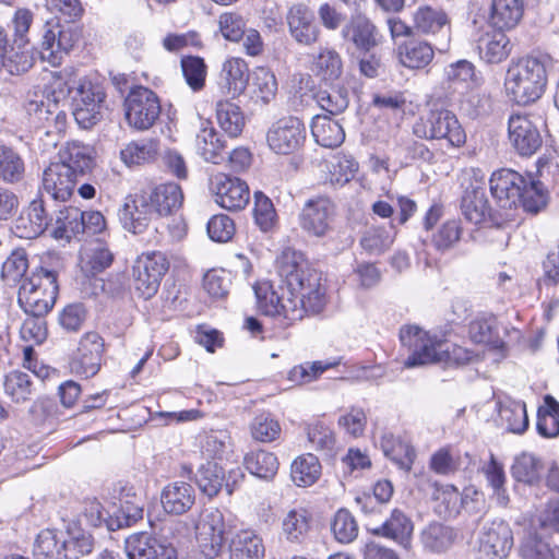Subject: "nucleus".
Masks as SVG:
<instances>
[{"label":"nucleus","instance_id":"nucleus-33","mask_svg":"<svg viewBox=\"0 0 559 559\" xmlns=\"http://www.w3.org/2000/svg\"><path fill=\"white\" fill-rule=\"evenodd\" d=\"M83 212L73 206L59 210L51 226V236L55 239L70 240L72 237L84 234Z\"/></svg>","mask_w":559,"mask_h":559},{"label":"nucleus","instance_id":"nucleus-16","mask_svg":"<svg viewBox=\"0 0 559 559\" xmlns=\"http://www.w3.org/2000/svg\"><path fill=\"white\" fill-rule=\"evenodd\" d=\"M154 215L153 205L147 193H134L126 197L118 211V217L122 227L132 233H143Z\"/></svg>","mask_w":559,"mask_h":559},{"label":"nucleus","instance_id":"nucleus-17","mask_svg":"<svg viewBox=\"0 0 559 559\" xmlns=\"http://www.w3.org/2000/svg\"><path fill=\"white\" fill-rule=\"evenodd\" d=\"M103 350L104 341L100 335L96 332L85 333L72 360V370L85 378L95 376L100 368Z\"/></svg>","mask_w":559,"mask_h":559},{"label":"nucleus","instance_id":"nucleus-18","mask_svg":"<svg viewBox=\"0 0 559 559\" xmlns=\"http://www.w3.org/2000/svg\"><path fill=\"white\" fill-rule=\"evenodd\" d=\"M128 559H176V549L147 533L132 534L126 539Z\"/></svg>","mask_w":559,"mask_h":559},{"label":"nucleus","instance_id":"nucleus-50","mask_svg":"<svg viewBox=\"0 0 559 559\" xmlns=\"http://www.w3.org/2000/svg\"><path fill=\"white\" fill-rule=\"evenodd\" d=\"M17 43V47L11 46L0 58V73L5 71L9 74H22L33 67V57Z\"/></svg>","mask_w":559,"mask_h":559},{"label":"nucleus","instance_id":"nucleus-27","mask_svg":"<svg viewBox=\"0 0 559 559\" xmlns=\"http://www.w3.org/2000/svg\"><path fill=\"white\" fill-rule=\"evenodd\" d=\"M147 197L150 198V203L153 205L154 213L159 216L175 214L183 202L181 187L175 182H166L156 186Z\"/></svg>","mask_w":559,"mask_h":559},{"label":"nucleus","instance_id":"nucleus-54","mask_svg":"<svg viewBox=\"0 0 559 559\" xmlns=\"http://www.w3.org/2000/svg\"><path fill=\"white\" fill-rule=\"evenodd\" d=\"M195 480L200 490L212 498L223 486L224 469L215 462H207L198 471Z\"/></svg>","mask_w":559,"mask_h":559},{"label":"nucleus","instance_id":"nucleus-64","mask_svg":"<svg viewBox=\"0 0 559 559\" xmlns=\"http://www.w3.org/2000/svg\"><path fill=\"white\" fill-rule=\"evenodd\" d=\"M253 439L261 442H271L281 433V426L270 414L255 416L250 426Z\"/></svg>","mask_w":559,"mask_h":559},{"label":"nucleus","instance_id":"nucleus-30","mask_svg":"<svg viewBox=\"0 0 559 559\" xmlns=\"http://www.w3.org/2000/svg\"><path fill=\"white\" fill-rule=\"evenodd\" d=\"M311 133L314 141L328 148L340 146L345 140L342 124L326 115H317L312 119Z\"/></svg>","mask_w":559,"mask_h":559},{"label":"nucleus","instance_id":"nucleus-7","mask_svg":"<svg viewBox=\"0 0 559 559\" xmlns=\"http://www.w3.org/2000/svg\"><path fill=\"white\" fill-rule=\"evenodd\" d=\"M195 539L205 559L216 558L224 546L225 521L221 510L205 508L194 521Z\"/></svg>","mask_w":559,"mask_h":559},{"label":"nucleus","instance_id":"nucleus-3","mask_svg":"<svg viewBox=\"0 0 559 559\" xmlns=\"http://www.w3.org/2000/svg\"><path fill=\"white\" fill-rule=\"evenodd\" d=\"M58 292L57 273L38 267L20 286L17 301L26 313L39 318L52 309Z\"/></svg>","mask_w":559,"mask_h":559},{"label":"nucleus","instance_id":"nucleus-2","mask_svg":"<svg viewBox=\"0 0 559 559\" xmlns=\"http://www.w3.org/2000/svg\"><path fill=\"white\" fill-rule=\"evenodd\" d=\"M53 94L66 97L72 94V115L82 129H91L97 124L106 109V92L104 86L87 78L76 80L74 70L66 68L51 74Z\"/></svg>","mask_w":559,"mask_h":559},{"label":"nucleus","instance_id":"nucleus-14","mask_svg":"<svg viewBox=\"0 0 559 559\" xmlns=\"http://www.w3.org/2000/svg\"><path fill=\"white\" fill-rule=\"evenodd\" d=\"M306 139V127L296 117H284L272 124L266 141L277 154H290L297 151Z\"/></svg>","mask_w":559,"mask_h":559},{"label":"nucleus","instance_id":"nucleus-12","mask_svg":"<svg viewBox=\"0 0 559 559\" xmlns=\"http://www.w3.org/2000/svg\"><path fill=\"white\" fill-rule=\"evenodd\" d=\"M512 544V532L503 521L483 520L478 533L479 559H504Z\"/></svg>","mask_w":559,"mask_h":559},{"label":"nucleus","instance_id":"nucleus-36","mask_svg":"<svg viewBox=\"0 0 559 559\" xmlns=\"http://www.w3.org/2000/svg\"><path fill=\"white\" fill-rule=\"evenodd\" d=\"M282 535L289 543H300L310 530V514L305 508H293L281 521Z\"/></svg>","mask_w":559,"mask_h":559},{"label":"nucleus","instance_id":"nucleus-63","mask_svg":"<svg viewBox=\"0 0 559 559\" xmlns=\"http://www.w3.org/2000/svg\"><path fill=\"white\" fill-rule=\"evenodd\" d=\"M28 269L27 253L24 249H16L2 264V278L9 284L19 283Z\"/></svg>","mask_w":559,"mask_h":559},{"label":"nucleus","instance_id":"nucleus-55","mask_svg":"<svg viewBox=\"0 0 559 559\" xmlns=\"http://www.w3.org/2000/svg\"><path fill=\"white\" fill-rule=\"evenodd\" d=\"M414 23L418 31L435 34L449 24V19L442 10L421 7L414 14Z\"/></svg>","mask_w":559,"mask_h":559},{"label":"nucleus","instance_id":"nucleus-44","mask_svg":"<svg viewBox=\"0 0 559 559\" xmlns=\"http://www.w3.org/2000/svg\"><path fill=\"white\" fill-rule=\"evenodd\" d=\"M5 394L15 403H24L31 399L34 385L31 376L21 370H12L4 376Z\"/></svg>","mask_w":559,"mask_h":559},{"label":"nucleus","instance_id":"nucleus-49","mask_svg":"<svg viewBox=\"0 0 559 559\" xmlns=\"http://www.w3.org/2000/svg\"><path fill=\"white\" fill-rule=\"evenodd\" d=\"M395 231L391 225L385 227H369L360 239L361 247L370 254H381L393 243Z\"/></svg>","mask_w":559,"mask_h":559},{"label":"nucleus","instance_id":"nucleus-22","mask_svg":"<svg viewBox=\"0 0 559 559\" xmlns=\"http://www.w3.org/2000/svg\"><path fill=\"white\" fill-rule=\"evenodd\" d=\"M548 164L547 157H539L535 164L536 170L526 173V213L536 215L544 211L549 203V190L543 180Z\"/></svg>","mask_w":559,"mask_h":559},{"label":"nucleus","instance_id":"nucleus-37","mask_svg":"<svg viewBox=\"0 0 559 559\" xmlns=\"http://www.w3.org/2000/svg\"><path fill=\"white\" fill-rule=\"evenodd\" d=\"M523 15L522 0H492L490 24L498 29L514 27Z\"/></svg>","mask_w":559,"mask_h":559},{"label":"nucleus","instance_id":"nucleus-56","mask_svg":"<svg viewBox=\"0 0 559 559\" xmlns=\"http://www.w3.org/2000/svg\"><path fill=\"white\" fill-rule=\"evenodd\" d=\"M468 334L476 344H493L499 342L497 320L495 317H481L469 323Z\"/></svg>","mask_w":559,"mask_h":559},{"label":"nucleus","instance_id":"nucleus-24","mask_svg":"<svg viewBox=\"0 0 559 559\" xmlns=\"http://www.w3.org/2000/svg\"><path fill=\"white\" fill-rule=\"evenodd\" d=\"M49 225H52V218L46 213L44 201L35 199L16 219L15 233L20 238L33 239L47 230Z\"/></svg>","mask_w":559,"mask_h":559},{"label":"nucleus","instance_id":"nucleus-41","mask_svg":"<svg viewBox=\"0 0 559 559\" xmlns=\"http://www.w3.org/2000/svg\"><path fill=\"white\" fill-rule=\"evenodd\" d=\"M195 145L198 153L205 162L221 164L225 159L224 141L214 128H203L197 135Z\"/></svg>","mask_w":559,"mask_h":559},{"label":"nucleus","instance_id":"nucleus-25","mask_svg":"<svg viewBox=\"0 0 559 559\" xmlns=\"http://www.w3.org/2000/svg\"><path fill=\"white\" fill-rule=\"evenodd\" d=\"M219 85L223 93L230 97L242 94L249 80L247 62L238 57L227 59L222 67Z\"/></svg>","mask_w":559,"mask_h":559},{"label":"nucleus","instance_id":"nucleus-62","mask_svg":"<svg viewBox=\"0 0 559 559\" xmlns=\"http://www.w3.org/2000/svg\"><path fill=\"white\" fill-rule=\"evenodd\" d=\"M218 29L226 40L238 43L247 29V21L238 12H224L218 16Z\"/></svg>","mask_w":559,"mask_h":559},{"label":"nucleus","instance_id":"nucleus-42","mask_svg":"<svg viewBox=\"0 0 559 559\" xmlns=\"http://www.w3.org/2000/svg\"><path fill=\"white\" fill-rule=\"evenodd\" d=\"M216 119L222 130L230 138H237L245 127V117L236 104L219 100L216 104Z\"/></svg>","mask_w":559,"mask_h":559},{"label":"nucleus","instance_id":"nucleus-57","mask_svg":"<svg viewBox=\"0 0 559 559\" xmlns=\"http://www.w3.org/2000/svg\"><path fill=\"white\" fill-rule=\"evenodd\" d=\"M253 216L258 227L264 231H272L277 223V215L270 198L264 193L254 192Z\"/></svg>","mask_w":559,"mask_h":559},{"label":"nucleus","instance_id":"nucleus-1","mask_svg":"<svg viewBox=\"0 0 559 559\" xmlns=\"http://www.w3.org/2000/svg\"><path fill=\"white\" fill-rule=\"evenodd\" d=\"M301 254L285 250L277 260L281 283L269 282L254 286L257 305L265 316L281 317L289 322L301 320L306 313H319L325 306V289L320 275L305 271Z\"/></svg>","mask_w":559,"mask_h":559},{"label":"nucleus","instance_id":"nucleus-23","mask_svg":"<svg viewBox=\"0 0 559 559\" xmlns=\"http://www.w3.org/2000/svg\"><path fill=\"white\" fill-rule=\"evenodd\" d=\"M290 35L302 45H311L318 38V27L314 15L305 3H295L289 7L286 15Z\"/></svg>","mask_w":559,"mask_h":559},{"label":"nucleus","instance_id":"nucleus-47","mask_svg":"<svg viewBox=\"0 0 559 559\" xmlns=\"http://www.w3.org/2000/svg\"><path fill=\"white\" fill-rule=\"evenodd\" d=\"M455 536L453 528L440 523H431L423 531L421 542L425 548L442 552L452 546Z\"/></svg>","mask_w":559,"mask_h":559},{"label":"nucleus","instance_id":"nucleus-32","mask_svg":"<svg viewBox=\"0 0 559 559\" xmlns=\"http://www.w3.org/2000/svg\"><path fill=\"white\" fill-rule=\"evenodd\" d=\"M381 448L386 457L395 463L400 469L409 472L416 457L415 449L400 437L384 433L381 438Z\"/></svg>","mask_w":559,"mask_h":559},{"label":"nucleus","instance_id":"nucleus-48","mask_svg":"<svg viewBox=\"0 0 559 559\" xmlns=\"http://www.w3.org/2000/svg\"><path fill=\"white\" fill-rule=\"evenodd\" d=\"M313 71L326 82L336 81L343 73V62L333 49H321L313 61Z\"/></svg>","mask_w":559,"mask_h":559},{"label":"nucleus","instance_id":"nucleus-46","mask_svg":"<svg viewBox=\"0 0 559 559\" xmlns=\"http://www.w3.org/2000/svg\"><path fill=\"white\" fill-rule=\"evenodd\" d=\"M34 555L38 559H64L63 535L52 530L41 531L34 544Z\"/></svg>","mask_w":559,"mask_h":559},{"label":"nucleus","instance_id":"nucleus-58","mask_svg":"<svg viewBox=\"0 0 559 559\" xmlns=\"http://www.w3.org/2000/svg\"><path fill=\"white\" fill-rule=\"evenodd\" d=\"M332 183L345 185L349 182L358 170V163L348 155H336L326 163Z\"/></svg>","mask_w":559,"mask_h":559},{"label":"nucleus","instance_id":"nucleus-6","mask_svg":"<svg viewBox=\"0 0 559 559\" xmlns=\"http://www.w3.org/2000/svg\"><path fill=\"white\" fill-rule=\"evenodd\" d=\"M435 511L445 520L456 518L462 509L468 513H479L485 508L484 495L473 488L461 493L453 485L437 487L433 492Z\"/></svg>","mask_w":559,"mask_h":559},{"label":"nucleus","instance_id":"nucleus-53","mask_svg":"<svg viewBox=\"0 0 559 559\" xmlns=\"http://www.w3.org/2000/svg\"><path fill=\"white\" fill-rule=\"evenodd\" d=\"M253 95L263 104L273 100L277 93V81L274 73L264 67H258L252 73Z\"/></svg>","mask_w":559,"mask_h":559},{"label":"nucleus","instance_id":"nucleus-9","mask_svg":"<svg viewBox=\"0 0 559 559\" xmlns=\"http://www.w3.org/2000/svg\"><path fill=\"white\" fill-rule=\"evenodd\" d=\"M168 269L169 262L162 251H147L139 255L133 264L134 288L139 295L144 299L153 297Z\"/></svg>","mask_w":559,"mask_h":559},{"label":"nucleus","instance_id":"nucleus-38","mask_svg":"<svg viewBox=\"0 0 559 559\" xmlns=\"http://www.w3.org/2000/svg\"><path fill=\"white\" fill-rule=\"evenodd\" d=\"M536 429L540 437H559V402L552 395H545L544 403L537 409Z\"/></svg>","mask_w":559,"mask_h":559},{"label":"nucleus","instance_id":"nucleus-29","mask_svg":"<svg viewBox=\"0 0 559 559\" xmlns=\"http://www.w3.org/2000/svg\"><path fill=\"white\" fill-rule=\"evenodd\" d=\"M401 63L409 69H423L433 59L435 51L428 41L407 38L397 48Z\"/></svg>","mask_w":559,"mask_h":559},{"label":"nucleus","instance_id":"nucleus-8","mask_svg":"<svg viewBox=\"0 0 559 559\" xmlns=\"http://www.w3.org/2000/svg\"><path fill=\"white\" fill-rule=\"evenodd\" d=\"M126 120L130 127L143 131L154 126L160 115L158 96L150 88L136 86L124 99Z\"/></svg>","mask_w":559,"mask_h":559},{"label":"nucleus","instance_id":"nucleus-28","mask_svg":"<svg viewBox=\"0 0 559 559\" xmlns=\"http://www.w3.org/2000/svg\"><path fill=\"white\" fill-rule=\"evenodd\" d=\"M93 150L91 146L79 142H68L58 154V164L66 165L79 178L93 167Z\"/></svg>","mask_w":559,"mask_h":559},{"label":"nucleus","instance_id":"nucleus-15","mask_svg":"<svg viewBox=\"0 0 559 559\" xmlns=\"http://www.w3.org/2000/svg\"><path fill=\"white\" fill-rule=\"evenodd\" d=\"M211 188L216 203L228 211H240L250 200V191L246 181L223 173L211 179Z\"/></svg>","mask_w":559,"mask_h":559},{"label":"nucleus","instance_id":"nucleus-10","mask_svg":"<svg viewBox=\"0 0 559 559\" xmlns=\"http://www.w3.org/2000/svg\"><path fill=\"white\" fill-rule=\"evenodd\" d=\"M78 39L73 26L61 24L58 21H47L43 26L39 53L43 61L56 67L59 66Z\"/></svg>","mask_w":559,"mask_h":559},{"label":"nucleus","instance_id":"nucleus-19","mask_svg":"<svg viewBox=\"0 0 559 559\" xmlns=\"http://www.w3.org/2000/svg\"><path fill=\"white\" fill-rule=\"evenodd\" d=\"M78 177L63 164L52 162L44 170L43 190L53 200L64 202L73 194Z\"/></svg>","mask_w":559,"mask_h":559},{"label":"nucleus","instance_id":"nucleus-34","mask_svg":"<svg viewBox=\"0 0 559 559\" xmlns=\"http://www.w3.org/2000/svg\"><path fill=\"white\" fill-rule=\"evenodd\" d=\"M461 209L465 219L475 225L483 224L491 217V207L481 188L467 190L462 199Z\"/></svg>","mask_w":559,"mask_h":559},{"label":"nucleus","instance_id":"nucleus-21","mask_svg":"<svg viewBox=\"0 0 559 559\" xmlns=\"http://www.w3.org/2000/svg\"><path fill=\"white\" fill-rule=\"evenodd\" d=\"M368 531L377 536L386 537L407 548L414 531L412 520L400 509L392 510L384 521H372Z\"/></svg>","mask_w":559,"mask_h":559},{"label":"nucleus","instance_id":"nucleus-52","mask_svg":"<svg viewBox=\"0 0 559 559\" xmlns=\"http://www.w3.org/2000/svg\"><path fill=\"white\" fill-rule=\"evenodd\" d=\"M158 151V143L154 140L129 143L121 150V159L128 166L141 165L155 158Z\"/></svg>","mask_w":559,"mask_h":559},{"label":"nucleus","instance_id":"nucleus-59","mask_svg":"<svg viewBox=\"0 0 559 559\" xmlns=\"http://www.w3.org/2000/svg\"><path fill=\"white\" fill-rule=\"evenodd\" d=\"M94 547V539L91 534L78 530L69 532L68 538L63 537L64 559H79L88 555Z\"/></svg>","mask_w":559,"mask_h":559},{"label":"nucleus","instance_id":"nucleus-43","mask_svg":"<svg viewBox=\"0 0 559 559\" xmlns=\"http://www.w3.org/2000/svg\"><path fill=\"white\" fill-rule=\"evenodd\" d=\"M243 464L250 474L266 480L272 479L278 469V460L275 454L264 450L246 454Z\"/></svg>","mask_w":559,"mask_h":559},{"label":"nucleus","instance_id":"nucleus-4","mask_svg":"<svg viewBox=\"0 0 559 559\" xmlns=\"http://www.w3.org/2000/svg\"><path fill=\"white\" fill-rule=\"evenodd\" d=\"M400 338L412 350L404 361L406 368L447 361L450 357V345L445 340L430 335L416 325L403 326Z\"/></svg>","mask_w":559,"mask_h":559},{"label":"nucleus","instance_id":"nucleus-45","mask_svg":"<svg viewBox=\"0 0 559 559\" xmlns=\"http://www.w3.org/2000/svg\"><path fill=\"white\" fill-rule=\"evenodd\" d=\"M25 164L21 155L12 147L0 145V180L15 183L23 179Z\"/></svg>","mask_w":559,"mask_h":559},{"label":"nucleus","instance_id":"nucleus-51","mask_svg":"<svg viewBox=\"0 0 559 559\" xmlns=\"http://www.w3.org/2000/svg\"><path fill=\"white\" fill-rule=\"evenodd\" d=\"M307 438L310 447L326 456H332L336 448L333 430L323 423H314L307 427Z\"/></svg>","mask_w":559,"mask_h":559},{"label":"nucleus","instance_id":"nucleus-31","mask_svg":"<svg viewBox=\"0 0 559 559\" xmlns=\"http://www.w3.org/2000/svg\"><path fill=\"white\" fill-rule=\"evenodd\" d=\"M502 31L497 28L492 32H486L477 39L479 56L488 63H499L510 52L509 38Z\"/></svg>","mask_w":559,"mask_h":559},{"label":"nucleus","instance_id":"nucleus-35","mask_svg":"<svg viewBox=\"0 0 559 559\" xmlns=\"http://www.w3.org/2000/svg\"><path fill=\"white\" fill-rule=\"evenodd\" d=\"M264 554L265 547L262 537L254 531H240L231 542V559H262Z\"/></svg>","mask_w":559,"mask_h":559},{"label":"nucleus","instance_id":"nucleus-40","mask_svg":"<svg viewBox=\"0 0 559 559\" xmlns=\"http://www.w3.org/2000/svg\"><path fill=\"white\" fill-rule=\"evenodd\" d=\"M343 33H352L353 43L362 51H369L379 41L376 26L364 15L354 16Z\"/></svg>","mask_w":559,"mask_h":559},{"label":"nucleus","instance_id":"nucleus-60","mask_svg":"<svg viewBox=\"0 0 559 559\" xmlns=\"http://www.w3.org/2000/svg\"><path fill=\"white\" fill-rule=\"evenodd\" d=\"M181 70L185 80L194 92L201 91L205 85L206 66L204 60L197 56H187L181 59Z\"/></svg>","mask_w":559,"mask_h":559},{"label":"nucleus","instance_id":"nucleus-39","mask_svg":"<svg viewBox=\"0 0 559 559\" xmlns=\"http://www.w3.org/2000/svg\"><path fill=\"white\" fill-rule=\"evenodd\" d=\"M321 475V464L319 459L311 454H302L296 457L290 465V477L298 487H309L313 485Z\"/></svg>","mask_w":559,"mask_h":559},{"label":"nucleus","instance_id":"nucleus-5","mask_svg":"<svg viewBox=\"0 0 559 559\" xmlns=\"http://www.w3.org/2000/svg\"><path fill=\"white\" fill-rule=\"evenodd\" d=\"M415 135L426 140H447L453 147L466 142V134L456 116L447 109L431 110L413 127Z\"/></svg>","mask_w":559,"mask_h":559},{"label":"nucleus","instance_id":"nucleus-20","mask_svg":"<svg viewBox=\"0 0 559 559\" xmlns=\"http://www.w3.org/2000/svg\"><path fill=\"white\" fill-rule=\"evenodd\" d=\"M552 63L550 55L543 51H533L526 57V104L539 99L544 94Z\"/></svg>","mask_w":559,"mask_h":559},{"label":"nucleus","instance_id":"nucleus-11","mask_svg":"<svg viewBox=\"0 0 559 559\" xmlns=\"http://www.w3.org/2000/svg\"><path fill=\"white\" fill-rule=\"evenodd\" d=\"M334 215V202L325 195H316L305 202L298 214V222L308 236L322 238L331 230Z\"/></svg>","mask_w":559,"mask_h":559},{"label":"nucleus","instance_id":"nucleus-13","mask_svg":"<svg viewBox=\"0 0 559 559\" xmlns=\"http://www.w3.org/2000/svg\"><path fill=\"white\" fill-rule=\"evenodd\" d=\"M490 192L500 207L518 209L524 206V177L509 168L492 173Z\"/></svg>","mask_w":559,"mask_h":559},{"label":"nucleus","instance_id":"nucleus-26","mask_svg":"<svg viewBox=\"0 0 559 559\" xmlns=\"http://www.w3.org/2000/svg\"><path fill=\"white\" fill-rule=\"evenodd\" d=\"M195 492L193 487L185 481L168 484L162 491L160 501L165 512L180 515L194 504Z\"/></svg>","mask_w":559,"mask_h":559},{"label":"nucleus","instance_id":"nucleus-61","mask_svg":"<svg viewBox=\"0 0 559 559\" xmlns=\"http://www.w3.org/2000/svg\"><path fill=\"white\" fill-rule=\"evenodd\" d=\"M111 262V252L102 246L90 249L81 257V267L87 276H95L103 272Z\"/></svg>","mask_w":559,"mask_h":559}]
</instances>
